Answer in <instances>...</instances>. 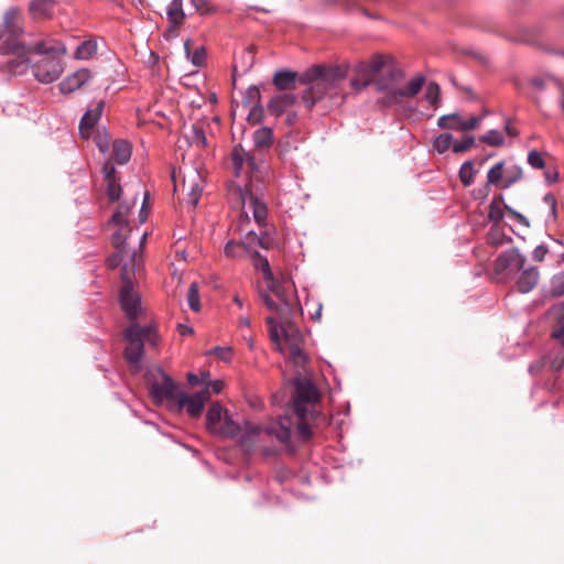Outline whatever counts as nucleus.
I'll list each match as a JSON object with an SVG mask.
<instances>
[{"mask_svg": "<svg viewBox=\"0 0 564 564\" xmlns=\"http://www.w3.org/2000/svg\"><path fill=\"white\" fill-rule=\"evenodd\" d=\"M131 145L126 140H116L113 142V159L119 164H124L130 160Z\"/></svg>", "mask_w": 564, "mask_h": 564, "instance_id": "obj_30", "label": "nucleus"}, {"mask_svg": "<svg viewBox=\"0 0 564 564\" xmlns=\"http://www.w3.org/2000/svg\"><path fill=\"white\" fill-rule=\"evenodd\" d=\"M184 50L186 57L192 62L194 66H203L206 62V52L203 46L196 47L193 51V43L189 39L184 41Z\"/></svg>", "mask_w": 564, "mask_h": 564, "instance_id": "obj_27", "label": "nucleus"}, {"mask_svg": "<svg viewBox=\"0 0 564 564\" xmlns=\"http://www.w3.org/2000/svg\"><path fill=\"white\" fill-rule=\"evenodd\" d=\"M206 425L213 434L226 437H234L239 431V425L232 421L219 403H213L208 409Z\"/></svg>", "mask_w": 564, "mask_h": 564, "instance_id": "obj_8", "label": "nucleus"}, {"mask_svg": "<svg viewBox=\"0 0 564 564\" xmlns=\"http://www.w3.org/2000/svg\"><path fill=\"white\" fill-rule=\"evenodd\" d=\"M121 275L123 285L120 292V304L129 318H135L141 311V299L139 294L133 291L131 279L128 273V264L123 265Z\"/></svg>", "mask_w": 564, "mask_h": 564, "instance_id": "obj_12", "label": "nucleus"}, {"mask_svg": "<svg viewBox=\"0 0 564 564\" xmlns=\"http://www.w3.org/2000/svg\"><path fill=\"white\" fill-rule=\"evenodd\" d=\"M155 373L159 379L150 383V393L152 398L159 403L165 400L176 402L181 391H178L174 381L161 369H156Z\"/></svg>", "mask_w": 564, "mask_h": 564, "instance_id": "obj_14", "label": "nucleus"}, {"mask_svg": "<svg viewBox=\"0 0 564 564\" xmlns=\"http://www.w3.org/2000/svg\"><path fill=\"white\" fill-rule=\"evenodd\" d=\"M553 337L561 339L564 337V324L561 327L553 332Z\"/></svg>", "mask_w": 564, "mask_h": 564, "instance_id": "obj_63", "label": "nucleus"}, {"mask_svg": "<svg viewBox=\"0 0 564 564\" xmlns=\"http://www.w3.org/2000/svg\"><path fill=\"white\" fill-rule=\"evenodd\" d=\"M217 355L221 360L229 361L231 359V348L230 347H215L207 352V355Z\"/></svg>", "mask_w": 564, "mask_h": 564, "instance_id": "obj_51", "label": "nucleus"}, {"mask_svg": "<svg viewBox=\"0 0 564 564\" xmlns=\"http://www.w3.org/2000/svg\"><path fill=\"white\" fill-rule=\"evenodd\" d=\"M488 217L495 223H499L503 218V212L497 202L490 204Z\"/></svg>", "mask_w": 564, "mask_h": 564, "instance_id": "obj_50", "label": "nucleus"}, {"mask_svg": "<svg viewBox=\"0 0 564 564\" xmlns=\"http://www.w3.org/2000/svg\"><path fill=\"white\" fill-rule=\"evenodd\" d=\"M23 15L18 7H12L4 12L3 32L0 35V53L14 54L25 62L26 48L18 41L23 34Z\"/></svg>", "mask_w": 564, "mask_h": 564, "instance_id": "obj_5", "label": "nucleus"}, {"mask_svg": "<svg viewBox=\"0 0 564 564\" xmlns=\"http://www.w3.org/2000/svg\"><path fill=\"white\" fill-rule=\"evenodd\" d=\"M301 311L300 301L297 300V308L292 311L290 315L282 316L275 313L280 317L281 323H276L273 316L267 317L271 340L275 344L278 350L288 356L295 366H303L307 360L306 355L300 347L303 335L291 323V317Z\"/></svg>", "mask_w": 564, "mask_h": 564, "instance_id": "obj_3", "label": "nucleus"}, {"mask_svg": "<svg viewBox=\"0 0 564 564\" xmlns=\"http://www.w3.org/2000/svg\"><path fill=\"white\" fill-rule=\"evenodd\" d=\"M178 332H180L181 335L185 336V335L193 334L194 330H193V328L191 326L180 324L178 325Z\"/></svg>", "mask_w": 564, "mask_h": 564, "instance_id": "obj_59", "label": "nucleus"}, {"mask_svg": "<svg viewBox=\"0 0 564 564\" xmlns=\"http://www.w3.org/2000/svg\"><path fill=\"white\" fill-rule=\"evenodd\" d=\"M195 11L200 14H210L214 12V8L210 6L208 0H189Z\"/></svg>", "mask_w": 564, "mask_h": 564, "instance_id": "obj_47", "label": "nucleus"}, {"mask_svg": "<svg viewBox=\"0 0 564 564\" xmlns=\"http://www.w3.org/2000/svg\"><path fill=\"white\" fill-rule=\"evenodd\" d=\"M531 84L534 87L539 88V89H543L544 88V80L542 78H533L531 80Z\"/></svg>", "mask_w": 564, "mask_h": 564, "instance_id": "obj_62", "label": "nucleus"}, {"mask_svg": "<svg viewBox=\"0 0 564 564\" xmlns=\"http://www.w3.org/2000/svg\"><path fill=\"white\" fill-rule=\"evenodd\" d=\"M350 69L349 64L314 65L307 68L299 78V82L310 87L303 93L302 99L306 107L312 108L324 98L339 96V85Z\"/></svg>", "mask_w": 564, "mask_h": 564, "instance_id": "obj_2", "label": "nucleus"}, {"mask_svg": "<svg viewBox=\"0 0 564 564\" xmlns=\"http://www.w3.org/2000/svg\"><path fill=\"white\" fill-rule=\"evenodd\" d=\"M187 381L191 386H197L199 383V379L195 373H188Z\"/></svg>", "mask_w": 564, "mask_h": 564, "instance_id": "obj_61", "label": "nucleus"}, {"mask_svg": "<svg viewBox=\"0 0 564 564\" xmlns=\"http://www.w3.org/2000/svg\"><path fill=\"white\" fill-rule=\"evenodd\" d=\"M481 142L491 145V147H499L502 145L505 142V138L502 133L498 130H490L479 139Z\"/></svg>", "mask_w": 564, "mask_h": 564, "instance_id": "obj_42", "label": "nucleus"}, {"mask_svg": "<svg viewBox=\"0 0 564 564\" xmlns=\"http://www.w3.org/2000/svg\"><path fill=\"white\" fill-rule=\"evenodd\" d=\"M259 247H253V254L249 256L257 270L262 273V284L259 286V296L273 313L282 316L297 308V294L294 283L288 276L276 278L270 267L267 257L258 252Z\"/></svg>", "mask_w": 564, "mask_h": 564, "instance_id": "obj_1", "label": "nucleus"}, {"mask_svg": "<svg viewBox=\"0 0 564 564\" xmlns=\"http://www.w3.org/2000/svg\"><path fill=\"white\" fill-rule=\"evenodd\" d=\"M224 383L220 380H215L213 382H209L205 388H208V392L213 393H219L223 390Z\"/></svg>", "mask_w": 564, "mask_h": 564, "instance_id": "obj_57", "label": "nucleus"}, {"mask_svg": "<svg viewBox=\"0 0 564 564\" xmlns=\"http://www.w3.org/2000/svg\"><path fill=\"white\" fill-rule=\"evenodd\" d=\"M124 338L128 346L124 349V356L128 362L134 366L135 370L141 368L144 345L156 347L159 338L154 328L149 326L131 325L124 332Z\"/></svg>", "mask_w": 564, "mask_h": 564, "instance_id": "obj_6", "label": "nucleus"}, {"mask_svg": "<svg viewBox=\"0 0 564 564\" xmlns=\"http://www.w3.org/2000/svg\"><path fill=\"white\" fill-rule=\"evenodd\" d=\"M262 116V109L254 105L248 113V120L252 123L260 121Z\"/></svg>", "mask_w": 564, "mask_h": 564, "instance_id": "obj_54", "label": "nucleus"}, {"mask_svg": "<svg viewBox=\"0 0 564 564\" xmlns=\"http://www.w3.org/2000/svg\"><path fill=\"white\" fill-rule=\"evenodd\" d=\"M35 53L44 56H61L66 54L65 45L54 39H48L45 41H40L34 45Z\"/></svg>", "mask_w": 564, "mask_h": 564, "instance_id": "obj_24", "label": "nucleus"}, {"mask_svg": "<svg viewBox=\"0 0 564 564\" xmlns=\"http://www.w3.org/2000/svg\"><path fill=\"white\" fill-rule=\"evenodd\" d=\"M209 398L210 393L208 392V388H204L202 391L196 392L194 394L181 392L177 397L175 404L178 411L185 409L191 416L197 417L200 415L205 402Z\"/></svg>", "mask_w": 564, "mask_h": 564, "instance_id": "obj_16", "label": "nucleus"}, {"mask_svg": "<svg viewBox=\"0 0 564 564\" xmlns=\"http://www.w3.org/2000/svg\"><path fill=\"white\" fill-rule=\"evenodd\" d=\"M181 171L183 174V192L187 196L186 203L192 207H196L204 188V176L198 167L193 164H184Z\"/></svg>", "mask_w": 564, "mask_h": 564, "instance_id": "obj_10", "label": "nucleus"}, {"mask_svg": "<svg viewBox=\"0 0 564 564\" xmlns=\"http://www.w3.org/2000/svg\"><path fill=\"white\" fill-rule=\"evenodd\" d=\"M319 397V392L311 379H295L293 404L299 419L296 432L303 441H308L313 434L310 422L317 415L316 404Z\"/></svg>", "mask_w": 564, "mask_h": 564, "instance_id": "obj_4", "label": "nucleus"}, {"mask_svg": "<svg viewBox=\"0 0 564 564\" xmlns=\"http://www.w3.org/2000/svg\"><path fill=\"white\" fill-rule=\"evenodd\" d=\"M481 118L470 117L463 119L458 113L444 115L438 118L437 127L441 129L456 130L466 132L476 129L480 123Z\"/></svg>", "mask_w": 564, "mask_h": 564, "instance_id": "obj_17", "label": "nucleus"}, {"mask_svg": "<svg viewBox=\"0 0 564 564\" xmlns=\"http://www.w3.org/2000/svg\"><path fill=\"white\" fill-rule=\"evenodd\" d=\"M522 177V169L512 164L505 169V181L502 182V188H508Z\"/></svg>", "mask_w": 564, "mask_h": 564, "instance_id": "obj_34", "label": "nucleus"}, {"mask_svg": "<svg viewBox=\"0 0 564 564\" xmlns=\"http://www.w3.org/2000/svg\"><path fill=\"white\" fill-rule=\"evenodd\" d=\"M476 171L473 161H466L459 170V178L465 186H470L474 182Z\"/></svg>", "mask_w": 564, "mask_h": 564, "instance_id": "obj_38", "label": "nucleus"}, {"mask_svg": "<svg viewBox=\"0 0 564 564\" xmlns=\"http://www.w3.org/2000/svg\"><path fill=\"white\" fill-rule=\"evenodd\" d=\"M475 138L473 135H466L459 141H453V151L455 153H463L474 147Z\"/></svg>", "mask_w": 564, "mask_h": 564, "instance_id": "obj_45", "label": "nucleus"}, {"mask_svg": "<svg viewBox=\"0 0 564 564\" xmlns=\"http://www.w3.org/2000/svg\"><path fill=\"white\" fill-rule=\"evenodd\" d=\"M187 303L191 310H193L194 312H198L200 310L198 285L196 282H193L188 288Z\"/></svg>", "mask_w": 564, "mask_h": 564, "instance_id": "obj_40", "label": "nucleus"}, {"mask_svg": "<svg viewBox=\"0 0 564 564\" xmlns=\"http://www.w3.org/2000/svg\"><path fill=\"white\" fill-rule=\"evenodd\" d=\"M260 432L261 427L259 425L245 422L242 426H239V431L234 437H239L240 442L245 446L249 447L254 442Z\"/></svg>", "mask_w": 564, "mask_h": 564, "instance_id": "obj_26", "label": "nucleus"}, {"mask_svg": "<svg viewBox=\"0 0 564 564\" xmlns=\"http://www.w3.org/2000/svg\"><path fill=\"white\" fill-rule=\"evenodd\" d=\"M90 72L87 68H80L66 76L58 88L62 94H72L83 87L90 79Z\"/></svg>", "mask_w": 564, "mask_h": 564, "instance_id": "obj_18", "label": "nucleus"}, {"mask_svg": "<svg viewBox=\"0 0 564 564\" xmlns=\"http://www.w3.org/2000/svg\"><path fill=\"white\" fill-rule=\"evenodd\" d=\"M551 293L554 296L564 295V271L556 273L551 280Z\"/></svg>", "mask_w": 564, "mask_h": 564, "instance_id": "obj_43", "label": "nucleus"}, {"mask_svg": "<svg viewBox=\"0 0 564 564\" xmlns=\"http://www.w3.org/2000/svg\"><path fill=\"white\" fill-rule=\"evenodd\" d=\"M135 205V200H133L132 205L129 204H121L118 208V210L112 215L111 223L113 225H129L127 221V216L130 212V209Z\"/></svg>", "mask_w": 564, "mask_h": 564, "instance_id": "obj_41", "label": "nucleus"}, {"mask_svg": "<svg viewBox=\"0 0 564 564\" xmlns=\"http://www.w3.org/2000/svg\"><path fill=\"white\" fill-rule=\"evenodd\" d=\"M527 262V258L519 249L512 248L503 251L495 261V274L499 280L510 279L514 272L520 271Z\"/></svg>", "mask_w": 564, "mask_h": 564, "instance_id": "obj_11", "label": "nucleus"}, {"mask_svg": "<svg viewBox=\"0 0 564 564\" xmlns=\"http://www.w3.org/2000/svg\"><path fill=\"white\" fill-rule=\"evenodd\" d=\"M279 149H280L281 155L286 156L289 154V152H290V149H291L289 141H286V140L285 141H281L279 143Z\"/></svg>", "mask_w": 564, "mask_h": 564, "instance_id": "obj_58", "label": "nucleus"}, {"mask_svg": "<svg viewBox=\"0 0 564 564\" xmlns=\"http://www.w3.org/2000/svg\"><path fill=\"white\" fill-rule=\"evenodd\" d=\"M514 218L517 219V221L525 227H529V221L528 219L522 216L521 214L519 213H514Z\"/></svg>", "mask_w": 564, "mask_h": 564, "instance_id": "obj_60", "label": "nucleus"}, {"mask_svg": "<svg viewBox=\"0 0 564 564\" xmlns=\"http://www.w3.org/2000/svg\"><path fill=\"white\" fill-rule=\"evenodd\" d=\"M528 162L534 169H542V167H544V160L541 156V154L539 152H536V151H531L529 153Z\"/></svg>", "mask_w": 564, "mask_h": 564, "instance_id": "obj_52", "label": "nucleus"}, {"mask_svg": "<svg viewBox=\"0 0 564 564\" xmlns=\"http://www.w3.org/2000/svg\"><path fill=\"white\" fill-rule=\"evenodd\" d=\"M64 72V64L59 57L43 56L33 66L35 78L44 84L55 82Z\"/></svg>", "mask_w": 564, "mask_h": 564, "instance_id": "obj_15", "label": "nucleus"}, {"mask_svg": "<svg viewBox=\"0 0 564 564\" xmlns=\"http://www.w3.org/2000/svg\"><path fill=\"white\" fill-rule=\"evenodd\" d=\"M237 194L239 196L243 214L248 216L249 213H252L256 223L259 225L262 224L265 220L268 213L265 203L254 195L248 186L245 188H237Z\"/></svg>", "mask_w": 564, "mask_h": 564, "instance_id": "obj_13", "label": "nucleus"}, {"mask_svg": "<svg viewBox=\"0 0 564 564\" xmlns=\"http://www.w3.org/2000/svg\"><path fill=\"white\" fill-rule=\"evenodd\" d=\"M53 9L52 0H31L29 10L33 18L42 19L51 14Z\"/></svg>", "mask_w": 564, "mask_h": 564, "instance_id": "obj_28", "label": "nucleus"}, {"mask_svg": "<svg viewBox=\"0 0 564 564\" xmlns=\"http://www.w3.org/2000/svg\"><path fill=\"white\" fill-rule=\"evenodd\" d=\"M113 167H111L110 171L106 169V178L108 181V187L107 193L109 196V199L115 202L120 197L121 194V187L120 185L115 181L112 176Z\"/></svg>", "mask_w": 564, "mask_h": 564, "instance_id": "obj_39", "label": "nucleus"}, {"mask_svg": "<svg viewBox=\"0 0 564 564\" xmlns=\"http://www.w3.org/2000/svg\"><path fill=\"white\" fill-rule=\"evenodd\" d=\"M296 102V96L293 94H280L273 97L268 107L275 116H281L288 112Z\"/></svg>", "mask_w": 564, "mask_h": 564, "instance_id": "obj_23", "label": "nucleus"}, {"mask_svg": "<svg viewBox=\"0 0 564 564\" xmlns=\"http://www.w3.org/2000/svg\"><path fill=\"white\" fill-rule=\"evenodd\" d=\"M543 203L549 208V217L554 220L556 218V198H555V196L550 193L546 194L543 197Z\"/></svg>", "mask_w": 564, "mask_h": 564, "instance_id": "obj_49", "label": "nucleus"}, {"mask_svg": "<svg viewBox=\"0 0 564 564\" xmlns=\"http://www.w3.org/2000/svg\"><path fill=\"white\" fill-rule=\"evenodd\" d=\"M505 181V162L496 163L487 173L488 185H496L502 187Z\"/></svg>", "mask_w": 564, "mask_h": 564, "instance_id": "obj_33", "label": "nucleus"}, {"mask_svg": "<svg viewBox=\"0 0 564 564\" xmlns=\"http://www.w3.org/2000/svg\"><path fill=\"white\" fill-rule=\"evenodd\" d=\"M389 83L381 79L377 83V87L380 91L386 94L388 104H397L401 98H410L419 94L422 89L425 77L416 75L413 77L404 88H398L397 84L403 77V72L397 67H390L388 69Z\"/></svg>", "mask_w": 564, "mask_h": 564, "instance_id": "obj_7", "label": "nucleus"}, {"mask_svg": "<svg viewBox=\"0 0 564 564\" xmlns=\"http://www.w3.org/2000/svg\"><path fill=\"white\" fill-rule=\"evenodd\" d=\"M546 253H547V248L543 245H540V246L535 247V249L533 250L532 258L535 261H542L545 258Z\"/></svg>", "mask_w": 564, "mask_h": 564, "instance_id": "obj_55", "label": "nucleus"}, {"mask_svg": "<svg viewBox=\"0 0 564 564\" xmlns=\"http://www.w3.org/2000/svg\"><path fill=\"white\" fill-rule=\"evenodd\" d=\"M102 109H104V101L100 100L97 102V105L94 109H88L84 113V116L80 120V123H79V133L82 134V137H84V138L90 137L93 128L95 127V124L97 123V121L99 120V118L102 113Z\"/></svg>", "mask_w": 564, "mask_h": 564, "instance_id": "obj_22", "label": "nucleus"}, {"mask_svg": "<svg viewBox=\"0 0 564 564\" xmlns=\"http://www.w3.org/2000/svg\"><path fill=\"white\" fill-rule=\"evenodd\" d=\"M269 246L270 241L268 237L258 236L252 230H249L241 242L229 240L224 248V253L228 258L239 259L245 254L252 256L253 247L268 249Z\"/></svg>", "mask_w": 564, "mask_h": 564, "instance_id": "obj_9", "label": "nucleus"}, {"mask_svg": "<svg viewBox=\"0 0 564 564\" xmlns=\"http://www.w3.org/2000/svg\"><path fill=\"white\" fill-rule=\"evenodd\" d=\"M425 99L432 106H436L440 102V87L437 84L429 83L425 91Z\"/></svg>", "mask_w": 564, "mask_h": 564, "instance_id": "obj_46", "label": "nucleus"}, {"mask_svg": "<svg viewBox=\"0 0 564 564\" xmlns=\"http://www.w3.org/2000/svg\"><path fill=\"white\" fill-rule=\"evenodd\" d=\"M235 174L239 176L247 167L248 171L257 170L256 159L247 152L241 145H236L231 153Z\"/></svg>", "mask_w": 564, "mask_h": 564, "instance_id": "obj_19", "label": "nucleus"}, {"mask_svg": "<svg viewBox=\"0 0 564 564\" xmlns=\"http://www.w3.org/2000/svg\"><path fill=\"white\" fill-rule=\"evenodd\" d=\"M253 142L257 149H268L273 143V132L268 127H261L253 133Z\"/></svg>", "mask_w": 564, "mask_h": 564, "instance_id": "obj_29", "label": "nucleus"}, {"mask_svg": "<svg viewBox=\"0 0 564 564\" xmlns=\"http://www.w3.org/2000/svg\"><path fill=\"white\" fill-rule=\"evenodd\" d=\"M187 138L192 145L204 148L207 144L206 135L203 131V128L199 124H193L191 127Z\"/></svg>", "mask_w": 564, "mask_h": 564, "instance_id": "obj_36", "label": "nucleus"}, {"mask_svg": "<svg viewBox=\"0 0 564 564\" xmlns=\"http://www.w3.org/2000/svg\"><path fill=\"white\" fill-rule=\"evenodd\" d=\"M166 15L171 24L174 28H178L186 18L183 9V0H172L167 6Z\"/></svg>", "mask_w": 564, "mask_h": 564, "instance_id": "obj_25", "label": "nucleus"}, {"mask_svg": "<svg viewBox=\"0 0 564 564\" xmlns=\"http://www.w3.org/2000/svg\"><path fill=\"white\" fill-rule=\"evenodd\" d=\"M239 324H240L241 326L249 327V326H250V319H249V317H247V316H241V317L239 318Z\"/></svg>", "mask_w": 564, "mask_h": 564, "instance_id": "obj_64", "label": "nucleus"}, {"mask_svg": "<svg viewBox=\"0 0 564 564\" xmlns=\"http://www.w3.org/2000/svg\"><path fill=\"white\" fill-rule=\"evenodd\" d=\"M520 275L517 280V289L521 293L531 292L538 284L540 279V273L536 267L530 265L528 268H522L520 271Z\"/></svg>", "mask_w": 564, "mask_h": 564, "instance_id": "obj_20", "label": "nucleus"}, {"mask_svg": "<svg viewBox=\"0 0 564 564\" xmlns=\"http://www.w3.org/2000/svg\"><path fill=\"white\" fill-rule=\"evenodd\" d=\"M292 419L291 416H283L276 421L271 422L265 431L269 435L274 436L282 443H286L291 436Z\"/></svg>", "mask_w": 564, "mask_h": 564, "instance_id": "obj_21", "label": "nucleus"}, {"mask_svg": "<svg viewBox=\"0 0 564 564\" xmlns=\"http://www.w3.org/2000/svg\"><path fill=\"white\" fill-rule=\"evenodd\" d=\"M126 250L118 249V251L108 260V265L110 268H116L120 264L124 257Z\"/></svg>", "mask_w": 564, "mask_h": 564, "instance_id": "obj_53", "label": "nucleus"}, {"mask_svg": "<svg viewBox=\"0 0 564 564\" xmlns=\"http://www.w3.org/2000/svg\"><path fill=\"white\" fill-rule=\"evenodd\" d=\"M97 53V42L94 40L84 41L75 51V58L85 61L93 57Z\"/></svg>", "mask_w": 564, "mask_h": 564, "instance_id": "obj_32", "label": "nucleus"}, {"mask_svg": "<svg viewBox=\"0 0 564 564\" xmlns=\"http://www.w3.org/2000/svg\"><path fill=\"white\" fill-rule=\"evenodd\" d=\"M367 63L369 65V69L372 74V77H375L384 66V59L382 56H379V55L373 56Z\"/></svg>", "mask_w": 564, "mask_h": 564, "instance_id": "obj_48", "label": "nucleus"}, {"mask_svg": "<svg viewBox=\"0 0 564 564\" xmlns=\"http://www.w3.org/2000/svg\"><path fill=\"white\" fill-rule=\"evenodd\" d=\"M296 73L290 70H280L273 77V84L279 89H289L295 86Z\"/></svg>", "mask_w": 564, "mask_h": 564, "instance_id": "obj_31", "label": "nucleus"}, {"mask_svg": "<svg viewBox=\"0 0 564 564\" xmlns=\"http://www.w3.org/2000/svg\"><path fill=\"white\" fill-rule=\"evenodd\" d=\"M453 134L452 133H441L433 140V149L440 154L445 153L449 148L453 149Z\"/></svg>", "mask_w": 564, "mask_h": 564, "instance_id": "obj_35", "label": "nucleus"}, {"mask_svg": "<svg viewBox=\"0 0 564 564\" xmlns=\"http://www.w3.org/2000/svg\"><path fill=\"white\" fill-rule=\"evenodd\" d=\"M115 226L118 227V230L112 234L111 241L117 249L126 250L124 241L130 232L129 225L120 224Z\"/></svg>", "mask_w": 564, "mask_h": 564, "instance_id": "obj_37", "label": "nucleus"}, {"mask_svg": "<svg viewBox=\"0 0 564 564\" xmlns=\"http://www.w3.org/2000/svg\"><path fill=\"white\" fill-rule=\"evenodd\" d=\"M370 84V80L361 79V78H354L350 80V86L357 90L360 91L365 87H367Z\"/></svg>", "mask_w": 564, "mask_h": 564, "instance_id": "obj_56", "label": "nucleus"}, {"mask_svg": "<svg viewBox=\"0 0 564 564\" xmlns=\"http://www.w3.org/2000/svg\"><path fill=\"white\" fill-rule=\"evenodd\" d=\"M351 70L361 79L372 80V74L369 69V65L367 62H358L352 67Z\"/></svg>", "mask_w": 564, "mask_h": 564, "instance_id": "obj_44", "label": "nucleus"}]
</instances>
